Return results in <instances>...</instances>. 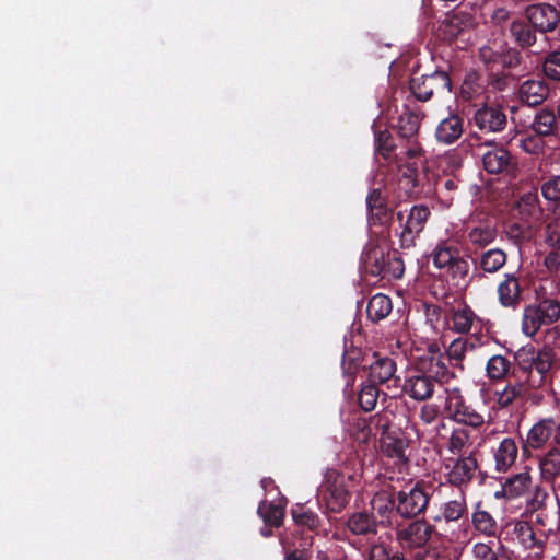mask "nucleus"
Wrapping results in <instances>:
<instances>
[{"label": "nucleus", "instance_id": "obj_41", "mask_svg": "<svg viewBox=\"0 0 560 560\" xmlns=\"http://www.w3.org/2000/svg\"><path fill=\"white\" fill-rule=\"evenodd\" d=\"M419 119L412 113H404L398 120V131L404 138H408L418 132Z\"/></svg>", "mask_w": 560, "mask_h": 560}, {"label": "nucleus", "instance_id": "obj_15", "mask_svg": "<svg viewBox=\"0 0 560 560\" xmlns=\"http://www.w3.org/2000/svg\"><path fill=\"white\" fill-rule=\"evenodd\" d=\"M549 94V88L542 80H527L522 83L518 95L529 106L541 104Z\"/></svg>", "mask_w": 560, "mask_h": 560}, {"label": "nucleus", "instance_id": "obj_28", "mask_svg": "<svg viewBox=\"0 0 560 560\" xmlns=\"http://www.w3.org/2000/svg\"><path fill=\"white\" fill-rule=\"evenodd\" d=\"M392 312L390 299L382 293L375 294L368 303L366 313L373 322L384 319Z\"/></svg>", "mask_w": 560, "mask_h": 560}, {"label": "nucleus", "instance_id": "obj_7", "mask_svg": "<svg viewBox=\"0 0 560 560\" xmlns=\"http://www.w3.org/2000/svg\"><path fill=\"white\" fill-rule=\"evenodd\" d=\"M429 502V495L419 483L402 489L397 494V512L404 517L421 514Z\"/></svg>", "mask_w": 560, "mask_h": 560}, {"label": "nucleus", "instance_id": "obj_29", "mask_svg": "<svg viewBox=\"0 0 560 560\" xmlns=\"http://www.w3.org/2000/svg\"><path fill=\"white\" fill-rule=\"evenodd\" d=\"M497 236V229L488 223L478 224L468 232L469 242L477 247H486L492 244Z\"/></svg>", "mask_w": 560, "mask_h": 560}, {"label": "nucleus", "instance_id": "obj_53", "mask_svg": "<svg viewBox=\"0 0 560 560\" xmlns=\"http://www.w3.org/2000/svg\"><path fill=\"white\" fill-rule=\"evenodd\" d=\"M388 138V135L386 132H381L378 135V137L376 138V144H377V149L381 151L383 150V147L381 145V142H382V139H387ZM389 152V148L387 149H384V151L382 152L383 155H386L387 153Z\"/></svg>", "mask_w": 560, "mask_h": 560}, {"label": "nucleus", "instance_id": "obj_22", "mask_svg": "<svg viewBox=\"0 0 560 560\" xmlns=\"http://www.w3.org/2000/svg\"><path fill=\"white\" fill-rule=\"evenodd\" d=\"M544 241L553 249H560V208L556 207L545 218Z\"/></svg>", "mask_w": 560, "mask_h": 560}, {"label": "nucleus", "instance_id": "obj_58", "mask_svg": "<svg viewBox=\"0 0 560 560\" xmlns=\"http://www.w3.org/2000/svg\"><path fill=\"white\" fill-rule=\"evenodd\" d=\"M494 498H495V499H501V498L506 499V494H505V493H503V486L501 487V490H499V491H497V492L494 493Z\"/></svg>", "mask_w": 560, "mask_h": 560}, {"label": "nucleus", "instance_id": "obj_54", "mask_svg": "<svg viewBox=\"0 0 560 560\" xmlns=\"http://www.w3.org/2000/svg\"><path fill=\"white\" fill-rule=\"evenodd\" d=\"M421 154V148L420 147H412L408 149L407 155L410 158H415Z\"/></svg>", "mask_w": 560, "mask_h": 560}, {"label": "nucleus", "instance_id": "obj_13", "mask_svg": "<svg viewBox=\"0 0 560 560\" xmlns=\"http://www.w3.org/2000/svg\"><path fill=\"white\" fill-rule=\"evenodd\" d=\"M514 538L521 544L525 549L537 548L538 550L534 552V555H529V560H540L542 557V548L544 544L540 540H537L535 537V533L530 525L525 521H517L514 523L513 527Z\"/></svg>", "mask_w": 560, "mask_h": 560}, {"label": "nucleus", "instance_id": "obj_51", "mask_svg": "<svg viewBox=\"0 0 560 560\" xmlns=\"http://www.w3.org/2000/svg\"><path fill=\"white\" fill-rule=\"evenodd\" d=\"M544 265L551 272L560 270V254L557 252L549 253L544 260Z\"/></svg>", "mask_w": 560, "mask_h": 560}, {"label": "nucleus", "instance_id": "obj_19", "mask_svg": "<svg viewBox=\"0 0 560 560\" xmlns=\"http://www.w3.org/2000/svg\"><path fill=\"white\" fill-rule=\"evenodd\" d=\"M511 162V154L503 148H491L482 154L483 167L488 173L499 174L505 171Z\"/></svg>", "mask_w": 560, "mask_h": 560}, {"label": "nucleus", "instance_id": "obj_18", "mask_svg": "<svg viewBox=\"0 0 560 560\" xmlns=\"http://www.w3.org/2000/svg\"><path fill=\"white\" fill-rule=\"evenodd\" d=\"M452 324L456 332L467 334L472 329L480 328L481 319L470 307L464 305L453 311Z\"/></svg>", "mask_w": 560, "mask_h": 560}, {"label": "nucleus", "instance_id": "obj_30", "mask_svg": "<svg viewBox=\"0 0 560 560\" xmlns=\"http://www.w3.org/2000/svg\"><path fill=\"white\" fill-rule=\"evenodd\" d=\"M510 369V360L501 354L490 357L486 364V373L491 381H502L508 375Z\"/></svg>", "mask_w": 560, "mask_h": 560}, {"label": "nucleus", "instance_id": "obj_16", "mask_svg": "<svg viewBox=\"0 0 560 560\" xmlns=\"http://www.w3.org/2000/svg\"><path fill=\"white\" fill-rule=\"evenodd\" d=\"M499 302L505 307H515L521 298V285L514 273H506L498 285Z\"/></svg>", "mask_w": 560, "mask_h": 560}, {"label": "nucleus", "instance_id": "obj_5", "mask_svg": "<svg viewBox=\"0 0 560 560\" xmlns=\"http://www.w3.org/2000/svg\"><path fill=\"white\" fill-rule=\"evenodd\" d=\"M451 89V79L444 71H435L429 75L415 77L410 82V90L419 101H428L434 92L450 93Z\"/></svg>", "mask_w": 560, "mask_h": 560}, {"label": "nucleus", "instance_id": "obj_10", "mask_svg": "<svg viewBox=\"0 0 560 560\" xmlns=\"http://www.w3.org/2000/svg\"><path fill=\"white\" fill-rule=\"evenodd\" d=\"M537 488L533 476L532 467L525 466L522 471L506 478L503 482V493L508 500L517 499Z\"/></svg>", "mask_w": 560, "mask_h": 560}, {"label": "nucleus", "instance_id": "obj_49", "mask_svg": "<svg viewBox=\"0 0 560 560\" xmlns=\"http://www.w3.org/2000/svg\"><path fill=\"white\" fill-rule=\"evenodd\" d=\"M440 415V407L435 404H425L420 409V419L425 424L433 423Z\"/></svg>", "mask_w": 560, "mask_h": 560}, {"label": "nucleus", "instance_id": "obj_24", "mask_svg": "<svg viewBox=\"0 0 560 560\" xmlns=\"http://www.w3.org/2000/svg\"><path fill=\"white\" fill-rule=\"evenodd\" d=\"M471 523L478 533L486 536H494L498 525L493 516L486 510L481 509V502L475 505V510L471 514Z\"/></svg>", "mask_w": 560, "mask_h": 560}, {"label": "nucleus", "instance_id": "obj_32", "mask_svg": "<svg viewBox=\"0 0 560 560\" xmlns=\"http://www.w3.org/2000/svg\"><path fill=\"white\" fill-rule=\"evenodd\" d=\"M467 511L466 498L464 492L453 500L445 502L442 508V516L447 522L458 521Z\"/></svg>", "mask_w": 560, "mask_h": 560}, {"label": "nucleus", "instance_id": "obj_33", "mask_svg": "<svg viewBox=\"0 0 560 560\" xmlns=\"http://www.w3.org/2000/svg\"><path fill=\"white\" fill-rule=\"evenodd\" d=\"M258 513L266 524L278 527L282 523L284 509L280 503L262 502L258 506Z\"/></svg>", "mask_w": 560, "mask_h": 560}, {"label": "nucleus", "instance_id": "obj_55", "mask_svg": "<svg viewBox=\"0 0 560 560\" xmlns=\"http://www.w3.org/2000/svg\"><path fill=\"white\" fill-rule=\"evenodd\" d=\"M553 441L556 444L560 445V422L558 424L555 423Z\"/></svg>", "mask_w": 560, "mask_h": 560}, {"label": "nucleus", "instance_id": "obj_46", "mask_svg": "<svg viewBox=\"0 0 560 560\" xmlns=\"http://www.w3.org/2000/svg\"><path fill=\"white\" fill-rule=\"evenodd\" d=\"M541 194L549 201L560 200V175L550 177L541 185Z\"/></svg>", "mask_w": 560, "mask_h": 560}, {"label": "nucleus", "instance_id": "obj_11", "mask_svg": "<svg viewBox=\"0 0 560 560\" xmlns=\"http://www.w3.org/2000/svg\"><path fill=\"white\" fill-rule=\"evenodd\" d=\"M474 124L488 132L501 131L506 125V115L500 107L483 106L476 110Z\"/></svg>", "mask_w": 560, "mask_h": 560}, {"label": "nucleus", "instance_id": "obj_14", "mask_svg": "<svg viewBox=\"0 0 560 560\" xmlns=\"http://www.w3.org/2000/svg\"><path fill=\"white\" fill-rule=\"evenodd\" d=\"M555 420L545 418L535 423L528 431L526 443L533 450L544 447L553 434Z\"/></svg>", "mask_w": 560, "mask_h": 560}, {"label": "nucleus", "instance_id": "obj_36", "mask_svg": "<svg viewBox=\"0 0 560 560\" xmlns=\"http://www.w3.org/2000/svg\"><path fill=\"white\" fill-rule=\"evenodd\" d=\"M469 444V432L464 428H458L452 432L447 442V450L454 455H459Z\"/></svg>", "mask_w": 560, "mask_h": 560}, {"label": "nucleus", "instance_id": "obj_35", "mask_svg": "<svg viewBox=\"0 0 560 560\" xmlns=\"http://www.w3.org/2000/svg\"><path fill=\"white\" fill-rule=\"evenodd\" d=\"M477 346L478 345L475 341H470L468 339L458 337L450 343V346L446 349V354L450 360L460 362L464 360L466 353L469 350L476 349Z\"/></svg>", "mask_w": 560, "mask_h": 560}, {"label": "nucleus", "instance_id": "obj_21", "mask_svg": "<svg viewBox=\"0 0 560 560\" xmlns=\"http://www.w3.org/2000/svg\"><path fill=\"white\" fill-rule=\"evenodd\" d=\"M463 133L462 119L456 115L444 118L436 128V139L450 144L456 141Z\"/></svg>", "mask_w": 560, "mask_h": 560}, {"label": "nucleus", "instance_id": "obj_17", "mask_svg": "<svg viewBox=\"0 0 560 560\" xmlns=\"http://www.w3.org/2000/svg\"><path fill=\"white\" fill-rule=\"evenodd\" d=\"M324 499L332 511H339L348 503L349 491L345 487L343 476H337L332 483L328 481Z\"/></svg>", "mask_w": 560, "mask_h": 560}, {"label": "nucleus", "instance_id": "obj_44", "mask_svg": "<svg viewBox=\"0 0 560 560\" xmlns=\"http://www.w3.org/2000/svg\"><path fill=\"white\" fill-rule=\"evenodd\" d=\"M472 560H499L493 542H476L471 548Z\"/></svg>", "mask_w": 560, "mask_h": 560}, {"label": "nucleus", "instance_id": "obj_38", "mask_svg": "<svg viewBox=\"0 0 560 560\" xmlns=\"http://www.w3.org/2000/svg\"><path fill=\"white\" fill-rule=\"evenodd\" d=\"M380 392L375 384L364 385L359 393V404L364 411H371L376 407Z\"/></svg>", "mask_w": 560, "mask_h": 560}, {"label": "nucleus", "instance_id": "obj_4", "mask_svg": "<svg viewBox=\"0 0 560 560\" xmlns=\"http://www.w3.org/2000/svg\"><path fill=\"white\" fill-rule=\"evenodd\" d=\"M478 467V460L474 453L445 458L442 464L444 477L454 486L469 483L475 478Z\"/></svg>", "mask_w": 560, "mask_h": 560}, {"label": "nucleus", "instance_id": "obj_20", "mask_svg": "<svg viewBox=\"0 0 560 560\" xmlns=\"http://www.w3.org/2000/svg\"><path fill=\"white\" fill-rule=\"evenodd\" d=\"M395 372L396 364L390 358H377L370 364L369 378L375 385L385 384L393 380Z\"/></svg>", "mask_w": 560, "mask_h": 560}, {"label": "nucleus", "instance_id": "obj_2", "mask_svg": "<svg viewBox=\"0 0 560 560\" xmlns=\"http://www.w3.org/2000/svg\"><path fill=\"white\" fill-rule=\"evenodd\" d=\"M444 412L455 422L472 428H479L486 422L485 416L467 404L457 387L445 390Z\"/></svg>", "mask_w": 560, "mask_h": 560}, {"label": "nucleus", "instance_id": "obj_8", "mask_svg": "<svg viewBox=\"0 0 560 560\" xmlns=\"http://www.w3.org/2000/svg\"><path fill=\"white\" fill-rule=\"evenodd\" d=\"M526 15L532 25L544 33L553 31L560 20L557 9L548 3L529 5Z\"/></svg>", "mask_w": 560, "mask_h": 560}, {"label": "nucleus", "instance_id": "obj_31", "mask_svg": "<svg viewBox=\"0 0 560 560\" xmlns=\"http://www.w3.org/2000/svg\"><path fill=\"white\" fill-rule=\"evenodd\" d=\"M557 127V120L553 112L540 109L532 122L533 130L540 136L552 135Z\"/></svg>", "mask_w": 560, "mask_h": 560}, {"label": "nucleus", "instance_id": "obj_37", "mask_svg": "<svg viewBox=\"0 0 560 560\" xmlns=\"http://www.w3.org/2000/svg\"><path fill=\"white\" fill-rule=\"evenodd\" d=\"M439 166L446 173H453L463 164V153L457 149L446 151L438 158Z\"/></svg>", "mask_w": 560, "mask_h": 560}, {"label": "nucleus", "instance_id": "obj_3", "mask_svg": "<svg viewBox=\"0 0 560 560\" xmlns=\"http://www.w3.org/2000/svg\"><path fill=\"white\" fill-rule=\"evenodd\" d=\"M431 256L436 268L452 273L455 278L467 276L469 270L468 262L460 256L459 249L455 244L448 241H441L432 250Z\"/></svg>", "mask_w": 560, "mask_h": 560}, {"label": "nucleus", "instance_id": "obj_43", "mask_svg": "<svg viewBox=\"0 0 560 560\" xmlns=\"http://www.w3.org/2000/svg\"><path fill=\"white\" fill-rule=\"evenodd\" d=\"M477 23V16L467 10H459L451 18V24L456 26L459 32L471 28Z\"/></svg>", "mask_w": 560, "mask_h": 560}, {"label": "nucleus", "instance_id": "obj_47", "mask_svg": "<svg viewBox=\"0 0 560 560\" xmlns=\"http://www.w3.org/2000/svg\"><path fill=\"white\" fill-rule=\"evenodd\" d=\"M292 516L298 525L306 526L310 529L316 528L319 523L316 514L311 511H304L302 508L294 509L292 511Z\"/></svg>", "mask_w": 560, "mask_h": 560}, {"label": "nucleus", "instance_id": "obj_12", "mask_svg": "<svg viewBox=\"0 0 560 560\" xmlns=\"http://www.w3.org/2000/svg\"><path fill=\"white\" fill-rule=\"evenodd\" d=\"M435 388V381L424 374L409 376L404 384V390L412 399L422 401L429 399Z\"/></svg>", "mask_w": 560, "mask_h": 560}, {"label": "nucleus", "instance_id": "obj_52", "mask_svg": "<svg viewBox=\"0 0 560 560\" xmlns=\"http://www.w3.org/2000/svg\"><path fill=\"white\" fill-rule=\"evenodd\" d=\"M380 199H381V192L378 190H374L372 191L368 197H366V205L368 207L372 210L373 208H376L380 203Z\"/></svg>", "mask_w": 560, "mask_h": 560}, {"label": "nucleus", "instance_id": "obj_45", "mask_svg": "<svg viewBox=\"0 0 560 560\" xmlns=\"http://www.w3.org/2000/svg\"><path fill=\"white\" fill-rule=\"evenodd\" d=\"M545 74L555 81L560 80V52L553 51L549 54L544 62Z\"/></svg>", "mask_w": 560, "mask_h": 560}, {"label": "nucleus", "instance_id": "obj_42", "mask_svg": "<svg viewBox=\"0 0 560 560\" xmlns=\"http://www.w3.org/2000/svg\"><path fill=\"white\" fill-rule=\"evenodd\" d=\"M511 33L522 46H530L536 40L534 33L521 22H513L511 24Z\"/></svg>", "mask_w": 560, "mask_h": 560}, {"label": "nucleus", "instance_id": "obj_23", "mask_svg": "<svg viewBox=\"0 0 560 560\" xmlns=\"http://www.w3.org/2000/svg\"><path fill=\"white\" fill-rule=\"evenodd\" d=\"M540 475L544 480L553 481L560 475V448L551 447L539 458Z\"/></svg>", "mask_w": 560, "mask_h": 560}, {"label": "nucleus", "instance_id": "obj_9", "mask_svg": "<svg viewBox=\"0 0 560 560\" xmlns=\"http://www.w3.org/2000/svg\"><path fill=\"white\" fill-rule=\"evenodd\" d=\"M494 470L497 472L509 471L518 457V444L514 438H503L499 444L492 448Z\"/></svg>", "mask_w": 560, "mask_h": 560}, {"label": "nucleus", "instance_id": "obj_25", "mask_svg": "<svg viewBox=\"0 0 560 560\" xmlns=\"http://www.w3.org/2000/svg\"><path fill=\"white\" fill-rule=\"evenodd\" d=\"M430 214V209L424 205L411 207L405 223V231L409 234H419L424 229Z\"/></svg>", "mask_w": 560, "mask_h": 560}, {"label": "nucleus", "instance_id": "obj_59", "mask_svg": "<svg viewBox=\"0 0 560 560\" xmlns=\"http://www.w3.org/2000/svg\"><path fill=\"white\" fill-rule=\"evenodd\" d=\"M390 560H405V558L399 553H395L392 556Z\"/></svg>", "mask_w": 560, "mask_h": 560}, {"label": "nucleus", "instance_id": "obj_6", "mask_svg": "<svg viewBox=\"0 0 560 560\" xmlns=\"http://www.w3.org/2000/svg\"><path fill=\"white\" fill-rule=\"evenodd\" d=\"M433 526L423 520L410 522L396 533V539L404 549L425 548L433 534Z\"/></svg>", "mask_w": 560, "mask_h": 560}, {"label": "nucleus", "instance_id": "obj_50", "mask_svg": "<svg viewBox=\"0 0 560 560\" xmlns=\"http://www.w3.org/2000/svg\"><path fill=\"white\" fill-rule=\"evenodd\" d=\"M281 545L285 552L284 560H308V555L305 550H291V545L287 538H281Z\"/></svg>", "mask_w": 560, "mask_h": 560}, {"label": "nucleus", "instance_id": "obj_34", "mask_svg": "<svg viewBox=\"0 0 560 560\" xmlns=\"http://www.w3.org/2000/svg\"><path fill=\"white\" fill-rule=\"evenodd\" d=\"M516 210L525 221L535 217L540 210L538 195L536 192L524 194L516 203Z\"/></svg>", "mask_w": 560, "mask_h": 560}, {"label": "nucleus", "instance_id": "obj_48", "mask_svg": "<svg viewBox=\"0 0 560 560\" xmlns=\"http://www.w3.org/2000/svg\"><path fill=\"white\" fill-rule=\"evenodd\" d=\"M389 549L383 542H374L369 550V560H390Z\"/></svg>", "mask_w": 560, "mask_h": 560}, {"label": "nucleus", "instance_id": "obj_57", "mask_svg": "<svg viewBox=\"0 0 560 560\" xmlns=\"http://www.w3.org/2000/svg\"><path fill=\"white\" fill-rule=\"evenodd\" d=\"M529 143H532V140H524V141H522V148H523L525 151L529 152V153H534V152H535V150H533V149H530V148H529V145H528Z\"/></svg>", "mask_w": 560, "mask_h": 560}, {"label": "nucleus", "instance_id": "obj_39", "mask_svg": "<svg viewBox=\"0 0 560 560\" xmlns=\"http://www.w3.org/2000/svg\"><path fill=\"white\" fill-rule=\"evenodd\" d=\"M555 352L551 348L545 347L540 349L533 361L536 371L541 375L547 374L555 363Z\"/></svg>", "mask_w": 560, "mask_h": 560}, {"label": "nucleus", "instance_id": "obj_27", "mask_svg": "<svg viewBox=\"0 0 560 560\" xmlns=\"http://www.w3.org/2000/svg\"><path fill=\"white\" fill-rule=\"evenodd\" d=\"M506 259L508 256L503 249H488L480 255L479 267L483 272L494 273L505 265Z\"/></svg>", "mask_w": 560, "mask_h": 560}, {"label": "nucleus", "instance_id": "obj_1", "mask_svg": "<svg viewBox=\"0 0 560 560\" xmlns=\"http://www.w3.org/2000/svg\"><path fill=\"white\" fill-rule=\"evenodd\" d=\"M560 318V302L545 299L535 305H528L523 312L522 330L533 337L544 325H551Z\"/></svg>", "mask_w": 560, "mask_h": 560}, {"label": "nucleus", "instance_id": "obj_56", "mask_svg": "<svg viewBox=\"0 0 560 560\" xmlns=\"http://www.w3.org/2000/svg\"><path fill=\"white\" fill-rule=\"evenodd\" d=\"M443 186L447 189V190H452L455 188V182L453 179H445L443 182Z\"/></svg>", "mask_w": 560, "mask_h": 560}, {"label": "nucleus", "instance_id": "obj_26", "mask_svg": "<svg viewBox=\"0 0 560 560\" xmlns=\"http://www.w3.org/2000/svg\"><path fill=\"white\" fill-rule=\"evenodd\" d=\"M349 530L354 535H368L376 532V521L366 512L353 513L347 522Z\"/></svg>", "mask_w": 560, "mask_h": 560}, {"label": "nucleus", "instance_id": "obj_40", "mask_svg": "<svg viewBox=\"0 0 560 560\" xmlns=\"http://www.w3.org/2000/svg\"><path fill=\"white\" fill-rule=\"evenodd\" d=\"M522 393L521 384H508L502 390L495 392V399L499 407L510 406Z\"/></svg>", "mask_w": 560, "mask_h": 560}]
</instances>
